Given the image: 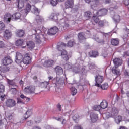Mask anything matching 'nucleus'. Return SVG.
I'll return each mask as SVG.
<instances>
[{"instance_id": "nucleus-36", "label": "nucleus", "mask_w": 129, "mask_h": 129, "mask_svg": "<svg viewBox=\"0 0 129 129\" xmlns=\"http://www.w3.org/2000/svg\"><path fill=\"white\" fill-rule=\"evenodd\" d=\"M79 115L78 114H76L72 117V119L76 123H78V122L79 121Z\"/></svg>"}, {"instance_id": "nucleus-4", "label": "nucleus", "mask_w": 129, "mask_h": 129, "mask_svg": "<svg viewBox=\"0 0 129 129\" xmlns=\"http://www.w3.org/2000/svg\"><path fill=\"white\" fill-rule=\"evenodd\" d=\"M54 65L55 61L53 59L46 60L43 63V66L45 68H52Z\"/></svg>"}, {"instance_id": "nucleus-9", "label": "nucleus", "mask_w": 129, "mask_h": 129, "mask_svg": "<svg viewBox=\"0 0 129 129\" xmlns=\"http://www.w3.org/2000/svg\"><path fill=\"white\" fill-rule=\"evenodd\" d=\"M78 40L80 43H84L86 41V36L83 32H80L78 34Z\"/></svg>"}, {"instance_id": "nucleus-2", "label": "nucleus", "mask_w": 129, "mask_h": 129, "mask_svg": "<svg viewBox=\"0 0 129 129\" xmlns=\"http://www.w3.org/2000/svg\"><path fill=\"white\" fill-rule=\"evenodd\" d=\"M52 82L53 84H55L56 86H60V85L65 84V80H64V78L60 77V76H57L52 79Z\"/></svg>"}, {"instance_id": "nucleus-39", "label": "nucleus", "mask_w": 129, "mask_h": 129, "mask_svg": "<svg viewBox=\"0 0 129 129\" xmlns=\"http://www.w3.org/2000/svg\"><path fill=\"white\" fill-rule=\"evenodd\" d=\"M20 98H22V99H24V101H25L26 102H29V101L31 100V98L27 97L26 96L24 95V94H21L20 95Z\"/></svg>"}, {"instance_id": "nucleus-49", "label": "nucleus", "mask_w": 129, "mask_h": 129, "mask_svg": "<svg viewBox=\"0 0 129 129\" xmlns=\"http://www.w3.org/2000/svg\"><path fill=\"white\" fill-rule=\"evenodd\" d=\"M50 3L52 6L55 7L58 4V0H50Z\"/></svg>"}, {"instance_id": "nucleus-60", "label": "nucleus", "mask_w": 129, "mask_h": 129, "mask_svg": "<svg viewBox=\"0 0 129 129\" xmlns=\"http://www.w3.org/2000/svg\"><path fill=\"white\" fill-rule=\"evenodd\" d=\"M98 24L100 27H103L104 26V21L103 20L99 21Z\"/></svg>"}, {"instance_id": "nucleus-30", "label": "nucleus", "mask_w": 129, "mask_h": 129, "mask_svg": "<svg viewBox=\"0 0 129 129\" xmlns=\"http://www.w3.org/2000/svg\"><path fill=\"white\" fill-rule=\"evenodd\" d=\"M10 71V67L7 66H4L2 68H0V73H6V72H8Z\"/></svg>"}, {"instance_id": "nucleus-12", "label": "nucleus", "mask_w": 129, "mask_h": 129, "mask_svg": "<svg viewBox=\"0 0 129 129\" xmlns=\"http://www.w3.org/2000/svg\"><path fill=\"white\" fill-rule=\"evenodd\" d=\"M90 5L91 9H92L93 10H94V11H95L97 10V6L99 5V0L92 1H91Z\"/></svg>"}, {"instance_id": "nucleus-10", "label": "nucleus", "mask_w": 129, "mask_h": 129, "mask_svg": "<svg viewBox=\"0 0 129 129\" xmlns=\"http://www.w3.org/2000/svg\"><path fill=\"white\" fill-rule=\"evenodd\" d=\"M58 31H59V29L57 27L54 26L51 28L50 29H48L47 34L50 36H54L57 34Z\"/></svg>"}, {"instance_id": "nucleus-47", "label": "nucleus", "mask_w": 129, "mask_h": 129, "mask_svg": "<svg viewBox=\"0 0 129 129\" xmlns=\"http://www.w3.org/2000/svg\"><path fill=\"white\" fill-rule=\"evenodd\" d=\"M73 45H74V39L70 40L67 43L68 47H73Z\"/></svg>"}, {"instance_id": "nucleus-20", "label": "nucleus", "mask_w": 129, "mask_h": 129, "mask_svg": "<svg viewBox=\"0 0 129 129\" xmlns=\"http://www.w3.org/2000/svg\"><path fill=\"white\" fill-rule=\"evenodd\" d=\"M26 46L29 50H33L35 48V43L32 41H27L26 42Z\"/></svg>"}, {"instance_id": "nucleus-50", "label": "nucleus", "mask_w": 129, "mask_h": 129, "mask_svg": "<svg viewBox=\"0 0 129 129\" xmlns=\"http://www.w3.org/2000/svg\"><path fill=\"white\" fill-rule=\"evenodd\" d=\"M93 109L94 110H96V111H99V110L101 109V107L100 105H97L94 106Z\"/></svg>"}, {"instance_id": "nucleus-7", "label": "nucleus", "mask_w": 129, "mask_h": 129, "mask_svg": "<svg viewBox=\"0 0 129 129\" xmlns=\"http://www.w3.org/2000/svg\"><path fill=\"white\" fill-rule=\"evenodd\" d=\"M103 76L100 75H96L95 77V86L97 87H100V84L102 83L103 82Z\"/></svg>"}, {"instance_id": "nucleus-18", "label": "nucleus", "mask_w": 129, "mask_h": 129, "mask_svg": "<svg viewBox=\"0 0 129 129\" xmlns=\"http://www.w3.org/2000/svg\"><path fill=\"white\" fill-rule=\"evenodd\" d=\"M74 5V1L73 0H67L65 2L66 9H69L72 8Z\"/></svg>"}, {"instance_id": "nucleus-61", "label": "nucleus", "mask_w": 129, "mask_h": 129, "mask_svg": "<svg viewBox=\"0 0 129 129\" xmlns=\"http://www.w3.org/2000/svg\"><path fill=\"white\" fill-rule=\"evenodd\" d=\"M123 57L126 58V57H129V51H125L123 53Z\"/></svg>"}, {"instance_id": "nucleus-26", "label": "nucleus", "mask_w": 129, "mask_h": 129, "mask_svg": "<svg viewBox=\"0 0 129 129\" xmlns=\"http://www.w3.org/2000/svg\"><path fill=\"white\" fill-rule=\"evenodd\" d=\"M111 44L112 46H118L119 44V40L117 38H112L111 39Z\"/></svg>"}, {"instance_id": "nucleus-43", "label": "nucleus", "mask_w": 129, "mask_h": 129, "mask_svg": "<svg viewBox=\"0 0 129 129\" xmlns=\"http://www.w3.org/2000/svg\"><path fill=\"white\" fill-rule=\"evenodd\" d=\"M93 15L92 17V19L93 20V21H94L95 23H98V22H99V18H98V17H96V16H97V15L94 14V12H93Z\"/></svg>"}, {"instance_id": "nucleus-53", "label": "nucleus", "mask_w": 129, "mask_h": 129, "mask_svg": "<svg viewBox=\"0 0 129 129\" xmlns=\"http://www.w3.org/2000/svg\"><path fill=\"white\" fill-rule=\"evenodd\" d=\"M37 17H36V20L38 22H43L44 21V18H43V17L40 16H37Z\"/></svg>"}, {"instance_id": "nucleus-25", "label": "nucleus", "mask_w": 129, "mask_h": 129, "mask_svg": "<svg viewBox=\"0 0 129 129\" xmlns=\"http://www.w3.org/2000/svg\"><path fill=\"white\" fill-rule=\"evenodd\" d=\"M111 114H112V117L117 116V115L118 114V109L115 107L112 108L111 111Z\"/></svg>"}, {"instance_id": "nucleus-62", "label": "nucleus", "mask_w": 129, "mask_h": 129, "mask_svg": "<svg viewBox=\"0 0 129 129\" xmlns=\"http://www.w3.org/2000/svg\"><path fill=\"white\" fill-rule=\"evenodd\" d=\"M123 4H124L125 6H129V0H123Z\"/></svg>"}, {"instance_id": "nucleus-11", "label": "nucleus", "mask_w": 129, "mask_h": 129, "mask_svg": "<svg viewBox=\"0 0 129 129\" xmlns=\"http://www.w3.org/2000/svg\"><path fill=\"white\" fill-rule=\"evenodd\" d=\"M13 36L12 31L9 29H6L4 32V37L5 40H10Z\"/></svg>"}, {"instance_id": "nucleus-24", "label": "nucleus", "mask_w": 129, "mask_h": 129, "mask_svg": "<svg viewBox=\"0 0 129 129\" xmlns=\"http://www.w3.org/2000/svg\"><path fill=\"white\" fill-rule=\"evenodd\" d=\"M65 47H66V43L63 42H59L57 46V48L58 50V51H63Z\"/></svg>"}, {"instance_id": "nucleus-59", "label": "nucleus", "mask_w": 129, "mask_h": 129, "mask_svg": "<svg viewBox=\"0 0 129 129\" xmlns=\"http://www.w3.org/2000/svg\"><path fill=\"white\" fill-rule=\"evenodd\" d=\"M64 68H66V69H71V68H72V67L71 66V65L68 64V63H66L64 65Z\"/></svg>"}, {"instance_id": "nucleus-51", "label": "nucleus", "mask_w": 129, "mask_h": 129, "mask_svg": "<svg viewBox=\"0 0 129 129\" xmlns=\"http://www.w3.org/2000/svg\"><path fill=\"white\" fill-rule=\"evenodd\" d=\"M50 19H51V20H54V21H56L58 19L57 15H56L55 14H52L50 16Z\"/></svg>"}, {"instance_id": "nucleus-19", "label": "nucleus", "mask_w": 129, "mask_h": 129, "mask_svg": "<svg viewBox=\"0 0 129 129\" xmlns=\"http://www.w3.org/2000/svg\"><path fill=\"white\" fill-rule=\"evenodd\" d=\"M21 18V13L20 12H16L12 15V20L13 21H17Z\"/></svg>"}, {"instance_id": "nucleus-6", "label": "nucleus", "mask_w": 129, "mask_h": 129, "mask_svg": "<svg viewBox=\"0 0 129 129\" xmlns=\"http://www.w3.org/2000/svg\"><path fill=\"white\" fill-rule=\"evenodd\" d=\"M24 91L28 94H34L36 91V88L34 86H28L24 88Z\"/></svg>"}, {"instance_id": "nucleus-1", "label": "nucleus", "mask_w": 129, "mask_h": 129, "mask_svg": "<svg viewBox=\"0 0 129 129\" xmlns=\"http://www.w3.org/2000/svg\"><path fill=\"white\" fill-rule=\"evenodd\" d=\"M31 9L32 6L28 3L27 4L25 9L20 10V12L21 13H22V14H24V16H25V17L28 15V14H29V12H31H31L34 14L36 16H38L39 15L40 11L39 9L35 6L33 7L32 10Z\"/></svg>"}, {"instance_id": "nucleus-56", "label": "nucleus", "mask_w": 129, "mask_h": 129, "mask_svg": "<svg viewBox=\"0 0 129 129\" xmlns=\"http://www.w3.org/2000/svg\"><path fill=\"white\" fill-rule=\"evenodd\" d=\"M53 119H55V120H57V121H62V119H63L62 117H56L55 116L52 117Z\"/></svg>"}, {"instance_id": "nucleus-16", "label": "nucleus", "mask_w": 129, "mask_h": 129, "mask_svg": "<svg viewBox=\"0 0 129 129\" xmlns=\"http://www.w3.org/2000/svg\"><path fill=\"white\" fill-rule=\"evenodd\" d=\"M15 35L18 38H22L25 36V31L23 29H18L15 31Z\"/></svg>"}, {"instance_id": "nucleus-8", "label": "nucleus", "mask_w": 129, "mask_h": 129, "mask_svg": "<svg viewBox=\"0 0 129 129\" xmlns=\"http://www.w3.org/2000/svg\"><path fill=\"white\" fill-rule=\"evenodd\" d=\"M5 105L7 107H10V108L14 107V106H16V101L14 99H8L5 101Z\"/></svg>"}, {"instance_id": "nucleus-34", "label": "nucleus", "mask_w": 129, "mask_h": 129, "mask_svg": "<svg viewBox=\"0 0 129 129\" xmlns=\"http://www.w3.org/2000/svg\"><path fill=\"white\" fill-rule=\"evenodd\" d=\"M80 78V81H79V85H80V86H82V87L86 84V81H85V79H84V78L83 79L82 76H81Z\"/></svg>"}, {"instance_id": "nucleus-55", "label": "nucleus", "mask_w": 129, "mask_h": 129, "mask_svg": "<svg viewBox=\"0 0 129 129\" xmlns=\"http://www.w3.org/2000/svg\"><path fill=\"white\" fill-rule=\"evenodd\" d=\"M10 91L13 94H16V93H17V89L16 88H11L10 89Z\"/></svg>"}, {"instance_id": "nucleus-14", "label": "nucleus", "mask_w": 129, "mask_h": 129, "mask_svg": "<svg viewBox=\"0 0 129 129\" xmlns=\"http://www.w3.org/2000/svg\"><path fill=\"white\" fill-rule=\"evenodd\" d=\"M23 55L20 53H16V55L15 57V62L17 64H21L23 62Z\"/></svg>"}, {"instance_id": "nucleus-27", "label": "nucleus", "mask_w": 129, "mask_h": 129, "mask_svg": "<svg viewBox=\"0 0 129 129\" xmlns=\"http://www.w3.org/2000/svg\"><path fill=\"white\" fill-rule=\"evenodd\" d=\"M55 71L58 75L63 74V69L60 66H57L55 68Z\"/></svg>"}, {"instance_id": "nucleus-63", "label": "nucleus", "mask_w": 129, "mask_h": 129, "mask_svg": "<svg viewBox=\"0 0 129 129\" xmlns=\"http://www.w3.org/2000/svg\"><path fill=\"white\" fill-rule=\"evenodd\" d=\"M7 117L9 120H11V119H13V115L12 114H9Z\"/></svg>"}, {"instance_id": "nucleus-17", "label": "nucleus", "mask_w": 129, "mask_h": 129, "mask_svg": "<svg viewBox=\"0 0 129 129\" xmlns=\"http://www.w3.org/2000/svg\"><path fill=\"white\" fill-rule=\"evenodd\" d=\"M11 20H12V15L9 13H6L4 17L5 22L9 24L11 22Z\"/></svg>"}, {"instance_id": "nucleus-45", "label": "nucleus", "mask_w": 129, "mask_h": 129, "mask_svg": "<svg viewBox=\"0 0 129 129\" xmlns=\"http://www.w3.org/2000/svg\"><path fill=\"white\" fill-rule=\"evenodd\" d=\"M100 87L103 89V90H106L108 88V84L105 83L104 84L100 85Z\"/></svg>"}, {"instance_id": "nucleus-58", "label": "nucleus", "mask_w": 129, "mask_h": 129, "mask_svg": "<svg viewBox=\"0 0 129 129\" xmlns=\"http://www.w3.org/2000/svg\"><path fill=\"white\" fill-rule=\"evenodd\" d=\"M62 58L64 60V61H68L69 60V57L67 55H62Z\"/></svg>"}, {"instance_id": "nucleus-5", "label": "nucleus", "mask_w": 129, "mask_h": 129, "mask_svg": "<svg viewBox=\"0 0 129 129\" xmlns=\"http://www.w3.org/2000/svg\"><path fill=\"white\" fill-rule=\"evenodd\" d=\"M13 63V60L10 56H6L3 58L2 60V63L3 66H8L11 65Z\"/></svg>"}, {"instance_id": "nucleus-32", "label": "nucleus", "mask_w": 129, "mask_h": 129, "mask_svg": "<svg viewBox=\"0 0 129 129\" xmlns=\"http://www.w3.org/2000/svg\"><path fill=\"white\" fill-rule=\"evenodd\" d=\"M31 110H28L24 114V119H23V121H26L30 116H31Z\"/></svg>"}, {"instance_id": "nucleus-38", "label": "nucleus", "mask_w": 129, "mask_h": 129, "mask_svg": "<svg viewBox=\"0 0 129 129\" xmlns=\"http://www.w3.org/2000/svg\"><path fill=\"white\" fill-rule=\"evenodd\" d=\"M24 43V40L23 39H19L17 41H16V45L18 47H21L23 43Z\"/></svg>"}, {"instance_id": "nucleus-44", "label": "nucleus", "mask_w": 129, "mask_h": 129, "mask_svg": "<svg viewBox=\"0 0 129 129\" xmlns=\"http://www.w3.org/2000/svg\"><path fill=\"white\" fill-rule=\"evenodd\" d=\"M33 31L35 32V35H44V33H43L42 31L40 29H38V28L33 29Z\"/></svg>"}, {"instance_id": "nucleus-33", "label": "nucleus", "mask_w": 129, "mask_h": 129, "mask_svg": "<svg viewBox=\"0 0 129 129\" xmlns=\"http://www.w3.org/2000/svg\"><path fill=\"white\" fill-rule=\"evenodd\" d=\"M93 39L95 40V41H96V42L99 43H102V44H104V43L105 42V41H104V40L100 39L99 37L96 35H95V36H93Z\"/></svg>"}, {"instance_id": "nucleus-64", "label": "nucleus", "mask_w": 129, "mask_h": 129, "mask_svg": "<svg viewBox=\"0 0 129 129\" xmlns=\"http://www.w3.org/2000/svg\"><path fill=\"white\" fill-rule=\"evenodd\" d=\"M74 129H83V128L81 125H76L74 127Z\"/></svg>"}, {"instance_id": "nucleus-29", "label": "nucleus", "mask_w": 129, "mask_h": 129, "mask_svg": "<svg viewBox=\"0 0 129 129\" xmlns=\"http://www.w3.org/2000/svg\"><path fill=\"white\" fill-rule=\"evenodd\" d=\"M108 105V103L105 100H103L100 105V106H101V108H102V109H105V108H107Z\"/></svg>"}, {"instance_id": "nucleus-54", "label": "nucleus", "mask_w": 129, "mask_h": 129, "mask_svg": "<svg viewBox=\"0 0 129 129\" xmlns=\"http://www.w3.org/2000/svg\"><path fill=\"white\" fill-rule=\"evenodd\" d=\"M5 23L0 21V31H3L5 30Z\"/></svg>"}, {"instance_id": "nucleus-46", "label": "nucleus", "mask_w": 129, "mask_h": 129, "mask_svg": "<svg viewBox=\"0 0 129 129\" xmlns=\"http://www.w3.org/2000/svg\"><path fill=\"white\" fill-rule=\"evenodd\" d=\"M5 93V86L2 84H0V95Z\"/></svg>"}, {"instance_id": "nucleus-41", "label": "nucleus", "mask_w": 129, "mask_h": 129, "mask_svg": "<svg viewBox=\"0 0 129 129\" xmlns=\"http://www.w3.org/2000/svg\"><path fill=\"white\" fill-rule=\"evenodd\" d=\"M121 120H122V118L120 116H118L117 117H115V121L117 124H119Z\"/></svg>"}, {"instance_id": "nucleus-48", "label": "nucleus", "mask_w": 129, "mask_h": 129, "mask_svg": "<svg viewBox=\"0 0 129 129\" xmlns=\"http://www.w3.org/2000/svg\"><path fill=\"white\" fill-rule=\"evenodd\" d=\"M112 73L116 75H119L120 72L119 71L117 70V69H116V67H114L113 68Z\"/></svg>"}, {"instance_id": "nucleus-3", "label": "nucleus", "mask_w": 129, "mask_h": 129, "mask_svg": "<svg viewBox=\"0 0 129 129\" xmlns=\"http://www.w3.org/2000/svg\"><path fill=\"white\" fill-rule=\"evenodd\" d=\"M34 39L36 44H42L43 42L46 41V37L44 34L35 35Z\"/></svg>"}, {"instance_id": "nucleus-13", "label": "nucleus", "mask_w": 129, "mask_h": 129, "mask_svg": "<svg viewBox=\"0 0 129 129\" xmlns=\"http://www.w3.org/2000/svg\"><path fill=\"white\" fill-rule=\"evenodd\" d=\"M95 12H96V15L99 17L101 16H105V15L107 14V10L106 9H101L98 11L95 10Z\"/></svg>"}, {"instance_id": "nucleus-23", "label": "nucleus", "mask_w": 129, "mask_h": 129, "mask_svg": "<svg viewBox=\"0 0 129 129\" xmlns=\"http://www.w3.org/2000/svg\"><path fill=\"white\" fill-rule=\"evenodd\" d=\"M113 61L114 65L117 66V67H118V66H120V65L122 64V59L120 58H116L114 59Z\"/></svg>"}, {"instance_id": "nucleus-42", "label": "nucleus", "mask_w": 129, "mask_h": 129, "mask_svg": "<svg viewBox=\"0 0 129 129\" xmlns=\"http://www.w3.org/2000/svg\"><path fill=\"white\" fill-rule=\"evenodd\" d=\"M113 20L115 23H118L120 21V16L118 15H116L113 17Z\"/></svg>"}, {"instance_id": "nucleus-52", "label": "nucleus", "mask_w": 129, "mask_h": 129, "mask_svg": "<svg viewBox=\"0 0 129 129\" xmlns=\"http://www.w3.org/2000/svg\"><path fill=\"white\" fill-rule=\"evenodd\" d=\"M104 115L105 116V117L107 118V119H108V118H110V117H112V115L111 114V113H109V112H107L105 114H104Z\"/></svg>"}, {"instance_id": "nucleus-35", "label": "nucleus", "mask_w": 129, "mask_h": 129, "mask_svg": "<svg viewBox=\"0 0 129 129\" xmlns=\"http://www.w3.org/2000/svg\"><path fill=\"white\" fill-rule=\"evenodd\" d=\"M48 84H49V82L44 81L40 82L39 85L41 88H47V86H48Z\"/></svg>"}, {"instance_id": "nucleus-22", "label": "nucleus", "mask_w": 129, "mask_h": 129, "mask_svg": "<svg viewBox=\"0 0 129 129\" xmlns=\"http://www.w3.org/2000/svg\"><path fill=\"white\" fill-rule=\"evenodd\" d=\"M16 5L19 10H21V9L24 8L25 6V3L21 0H17L16 2Z\"/></svg>"}, {"instance_id": "nucleus-31", "label": "nucleus", "mask_w": 129, "mask_h": 129, "mask_svg": "<svg viewBox=\"0 0 129 129\" xmlns=\"http://www.w3.org/2000/svg\"><path fill=\"white\" fill-rule=\"evenodd\" d=\"M84 16L86 18L87 20H89L90 18H92V17H93V15L91 12L88 11L85 12Z\"/></svg>"}, {"instance_id": "nucleus-57", "label": "nucleus", "mask_w": 129, "mask_h": 129, "mask_svg": "<svg viewBox=\"0 0 129 129\" xmlns=\"http://www.w3.org/2000/svg\"><path fill=\"white\" fill-rule=\"evenodd\" d=\"M56 107H57V109L59 110V111H62V106H61V104L60 103H58L56 105Z\"/></svg>"}, {"instance_id": "nucleus-40", "label": "nucleus", "mask_w": 129, "mask_h": 129, "mask_svg": "<svg viewBox=\"0 0 129 129\" xmlns=\"http://www.w3.org/2000/svg\"><path fill=\"white\" fill-rule=\"evenodd\" d=\"M77 93V89L75 88V87H72L71 88V94L73 95V96H74V95H76Z\"/></svg>"}, {"instance_id": "nucleus-37", "label": "nucleus", "mask_w": 129, "mask_h": 129, "mask_svg": "<svg viewBox=\"0 0 129 129\" xmlns=\"http://www.w3.org/2000/svg\"><path fill=\"white\" fill-rule=\"evenodd\" d=\"M7 83L12 86H17L15 80L7 79Z\"/></svg>"}, {"instance_id": "nucleus-21", "label": "nucleus", "mask_w": 129, "mask_h": 129, "mask_svg": "<svg viewBox=\"0 0 129 129\" xmlns=\"http://www.w3.org/2000/svg\"><path fill=\"white\" fill-rule=\"evenodd\" d=\"M22 62L24 64H30L31 63V57L28 54H26L23 59Z\"/></svg>"}, {"instance_id": "nucleus-15", "label": "nucleus", "mask_w": 129, "mask_h": 129, "mask_svg": "<svg viewBox=\"0 0 129 129\" xmlns=\"http://www.w3.org/2000/svg\"><path fill=\"white\" fill-rule=\"evenodd\" d=\"M91 120L94 123L96 122L98 119V115L94 112H91L90 114Z\"/></svg>"}, {"instance_id": "nucleus-28", "label": "nucleus", "mask_w": 129, "mask_h": 129, "mask_svg": "<svg viewBox=\"0 0 129 129\" xmlns=\"http://www.w3.org/2000/svg\"><path fill=\"white\" fill-rule=\"evenodd\" d=\"M89 57L92 58H96V57H98V52L94 51H91L89 53Z\"/></svg>"}]
</instances>
